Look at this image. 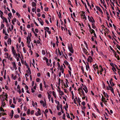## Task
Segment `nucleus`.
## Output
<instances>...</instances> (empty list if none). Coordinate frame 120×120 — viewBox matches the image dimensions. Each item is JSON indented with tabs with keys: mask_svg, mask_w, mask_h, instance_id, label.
I'll return each mask as SVG.
<instances>
[{
	"mask_svg": "<svg viewBox=\"0 0 120 120\" xmlns=\"http://www.w3.org/2000/svg\"><path fill=\"white\" fill-rule=\"evenodd\" d=\"M70 47L69 46H68V49L70 52L71 53H73L74 52V50L73 48L72 45V44L71 43L70 44Z\"/></svg>",
	"mask_w": 120,
	"mask_h": 120,
	"instance_id": "obj_1",
	"label": "nucleus"
},
{
	"mask_svg": "<svg viewBox=\"0 0 120 120\" xmlns=\"http://www.w3.org/2000/svg\"><path fill=\"white\" fill-rule=\"evenodd\" d=\"M88 17L89 20L90 22H92V23L94 22H95V21L94 20V18L92 17H91L92 19H91V18L89 16H88Z\"/></svg>",
	"mask_w": 120,
	"mask_h": 120,
	"instance_id": "obj_2",
	"label": "nucleus"
},
{
	"mask_svg": "<svg viewBox=\"0 0 120 120\" xmlns=\"http://www.w3.org/2000/svg\"><path fill=\"white\" fill-rule=\"evenodd\" d=\"M27 41V46L29 48H31V45H30V41H29V38L28 36L26 37Z\"/></svg>",
	"mask_w": 120,
	"mask_h": 120,
	"instance_id": "obj_3",
	"label": "nucleus"
},
{
	"mask_svg": "<svg viewBox=\"0 0 120 120\" xmlns=\"http://www.w3.org/2000/svg\"><path fill=\"white\" fill-rule=\"evenodd\" d=\"M113 79L112 78H111L110 80L109 81V83L111 85V86H114V84L112 82Z\"/></svg>",
	"mask_w": 120,
	"mask_h": 120,
	"instance_id": "obj_4",
	"label": "nucleus"
},
{
	"mask_svg": "<svg viewBox=\"0 0 120 120\" xmlns=\"http://www.w3.org/2000/svg\"><path fill=\"white\" fill-rule=\"evenodd\" d=\"M93 66L94 67V69L95 70V68H96L97 69H98V65L96 63L95 64H93Z\"/></svg>",
	"mask_w": 120,
	"mask_h": 120,
	"instance_id": "obj_5",
	"label": "nucleus"
},
{
	"mask_svg": "<svg viewBox=\"0 0 120 120\" xmlns=\"http://www.w3.org/2000/svg\"><path fill=\"white\" fill-rule=\"evenodd\" d=\"M95 7L97 10H98L100 12L103 13V12L102 11L99 7L98 6H96Z\"/></svg>",
	"mask_w": 120,
	"mask_h": 120,
	"instance_id": "obj_6",
	"label": "nucleus"
},
{
	"mask_svg": "<svg viewBox=\"0 0 120 120\" xmlns=\"http://www.w3.org/2000/svg\"><path fill=\"white\" fill-rule=\"evenodd\" d=\"M13 64V67L14 68H15V70L17 69V68L16 66V64L15 62H12Z\"/></svg>",
	"mask_w": 120,
	"mask_h": 120,
	"instance_id": "obj_7",
	"label": "nucleus"
},
{
	"mask_svg": "<svg viewBox=\"0 0 120 120\" xmlns=\"http://www.w3.org/2000/svg\"><path fill=\"white\" fill-rule=\"evenodd\" d=\"M86 63L87 64V65L86 64V70L87 71H88V68H89L90 67L89 66V64L87 62Z\"/></svg>",
	"mask_w": 120,
	"mask_h": 120,
	"instance_id": "obj_8",
	"label": "nucleus"
},
{
	"mask_svg": "<svg viewBox=\"0 0 120 120\" xmlns=\"http://www.w3.org/2000/svg\"><path fill=\"white\" fill-rule=\"evenodd\" d=\"M39 19L40 20L39 21L40 23L41 24L42 26H43V24L44 23L43 22V21L41 19V18H40Z\"/></svg>",
	"mask_w": 120,
	"mask_h": 120,
	"instance_id": "obj_9",
	"label": "nucleus"
},
{
	"mask_svg": "<svg viewBox=\"0 0 120 120\" xmlns=\"http://www.w3.org/2000/svg\"><path fill=\"white\" fill-rule=\"evenodd\" d=\"M60 108H61V111L63 113H64V111L62 108V105L61 104L60 106Z\"/></svg>",
	"mask_w": 120,
	"mask_h": 120,
	"instance_id": "obj_10",
	"label": "nucleus"
},
{
	"mask_svg": "<svg viewBox=\"0 0 120 120\" xmlns=\"http://www.w3.org/2000/svg\"><path fill=\"white\" fill-rule=\"evenodd\" d=\"M11 38H8V44H9V42L10 45H11Z\"/></svg>",
	"mask_w": 120,
	"mask_h": 120,
	"instance_id": "obj_11",
	"label": "nucleus"
},
{
	"mask_svg": "<svg viewBox=\"0 0 120 120\" xmlns=\"http://www.w3.org/2000/svg\"><path fill=\"white\" fill-rule=\"evenodd\" d=\"M31 4L33 7L35 6L36 5V3L34 2H32Z\"/></svg>",
	"mask_w": 120,
	"mask_h": 120,
	"instance_id": "obj_12",
	"label": "nucleus"
},
{
	"mask_svg": "<svg viewBox=\"0 0 120 120\" xmlns=\"http://www.w3.org/2000/svg\"><path fill=\"white\" fill-rule=\"evenodd\" d=\"M40 90L41 91H42V84L41 83H40Z\"/></svg>",
	"mask_w": 120,
	"mask_h": 120,
	"instance_id": "obj_13",
	"label": "nucleus"
},
{
	"mask_svg": "<svg viewBox=\"0 0 120 120\" xmlns=\"http://www.w3.org/2000/svg\"><path fill=\"white\" fill-rule=\"evenodd\" d=\"M3 22L4 21L6 23L8 24V22L7 19L5 18L3 20Z\"/></svg>",
	"mask_w": 120,
	"mask_h": 120,
	"instance_id": "obj_14",
	"label": "nucleus"
},
{
	"mask_svg": "<svg viewBox=\"0 0 120 120\" xmlns=\"http://www.w3.org/2000/svg\"><path fill=\"white\" fill-rule=\"evenodd\" d=\"M52 93L53 95L54 96V98H56V93L54 91H53L52 92Z\"/></svg>",
	"mask_w": 120,
	"mask_h": 120,
	"instance_id": "obj_15",
	"label": "nucleus"
},
{
	"mask_svg": "<svg viewBox=\"0 0 120 120\" xmlns=\"http://www.w3.org/2000/svg\"><path fill=\"white\" fill-rule=\"evenodd\" d=\"M64 63L66 65H69V66L70 65L69 64V63L68 62L67 60H65V61H64Z\"/></svg>",
	"mask_w": 120,
	"mask_h": 120,
	"instance_id": "obj_16",
	"label": "nucleus"
},
{
	"mask_svg": "<svg viewBox=\"0 0 120 120\" xmlns=\"http://www.w3.org/2000/svg\"><path fill=\"white\" fill-rule=\"evenodd\" d=\"M71 94L72 95V99L73 100L74 99V94L73 91H71Z\"/></svg>",
	"mask_w": 120,
	"mask_h": 120,
	"instance_id": "obj_17",
	"label": "nucleus"
},
{
	"mask_svg": "<svg viewBox=\"0 0 120 120\" xmlns=\"http://www.w3.org/2000/svg\"><path fill=\"white\" fill-rule=\"evenodd\" d=\"M89 58H90V63H91L93 61V58L90 56H89Z\"/></svg>",
	"mask_w": 120,
	"mask_h": 120,
	"instance_id": "obj_18",
	"label": "nucleus"
},
{
	"mask_svg": "<svg viewBox=\"0 0 120 120\" xmlns=\"http://www.w3.org/2000/svg\"><path fill=\"white\" fill-rule=\"evenodd\" d=\"M110 49L112 51L113 53H116L115 51L114 50V49L112 48V47L111 46H110Z\"/></svg>",
	"mask_w": 120,
	"mask_h": 120,
	"instance_id": "obj_19",
	"label": "nucleus"
},
{
	"mask_svg": "<svg viewBox=\"0 0 120 120\" xmlns=\"http://www.w3.org/2000/svg\"><path fill=\"white\" fill-rule=\"evenodd\" d=\"M88 26L89 27V28L90 29V30H91L92 29L91 28V27L90 26V25L89 23H88Z\"/></svg>",
	"mask_w": 120,
	"mask_h": 120,
	"instance_id": "obj_20",
	"label": "nucleus"
},
{
	"mask_svg": "<svg viewBox=\"0 0 120 120\" xmlns=\"http://www.w3.org/2000/svg\"><path fill=\"white\" fill-rule=\"evenodd\" d=\"M48 98L49 99V101H50V97H51V95L49 94L48 92Z\"/></svg>",
	"mask_w": 120,
	"mask_h": 120,
	"instance_id": "obj_21",
	"label": "nucleus"
},
{
	"mask_svg": "<svg viewBox=\"0 0 120 120\" xmlns=\"http://www.w3.org/2000/svg\"><path fill=\"white\" fill-rule=\"evenodd\" d=\"M42 54L43 55H45V51L44 50H42Z\"/></svg>",
	"mask_w": 120,
	"mask_h": 120,
	"instance_id": "obj_22",
	"label": "nucleus"
},
{
	"mask_svg": "<svg viewBox=\"0 0 120 120\" xmlns=\"http://www.w3.org/2000/svg\"><path fill=\"white\" fill-rule=\"evenodd\" d=\"M30 109H28L27 112V114L29 115L30 114Z\"/></svg>",
	"mask_w": 120,
	"mask_h": 120,
	"instance_id": "obj_23",
	"label": "nucleus"
},
{
	"mask_svg": "<svg viewBox=\"0 0 120 120\" xmlns=\"http://www.w3.org/2000/svg\"><path fill=\"white\" fill-rule=\"evenodd\" d=\"M92 28L93 29H94L95 28H96L95 26L94 25V23H92Z\"/></svg>",
	"mask_w": 120,
	"mask_h": 120,
	"instance_id": "obj_24",
	"label": "nucleus"
},
{
	"mask_svg": "<svg viewBox=\"0 0 120 120\" xmlns=\"http://www.w3.org/2000/svg\"><path fill=\"white\" fill-rule=\"evenodd\" d=\"M60 70L61 71L62 70H63V69H64L63 68V66L62 65H61V67H60Z\"/></svg>",
	"mask_w": 120,
	"mask_h": 120,
	"instance_id": "obj_25",
	"label": "nucleus"
},
{
	"mask_svg": "<svg viewBox=\"0 0 120 120\" xmlns=\"http://www.w3.org/2000/svg\"><path fill=\"white\" fill-rule=\"evenodd\" d=\"M112 69L114 71H116V69L114 67L112 68Z\"/></svg>",
	"mask_w": 120,
	"mask_h": 120,
	"instance_id": "obj_26",
	"label": "nucleus"
},
{
	"mask_svg": "<svg viewBox=\"0 0 120 120\" xmlns=\"http://www.w3.org/2000/svg\"><path fill=\"white\" fill-rule=\"evenodd\" d=\"M12 53L13 55H14V56L15 55L16 53V51L15 50L12 51Z\"/></svg>",
	"mask_w": 120,
	"mask_h": 120,
	"instance_id": "obj_27",
	"label": "nucleus"
},
{
	"mask_svg": "<svg viewBox=\"0 0 120 120\" xmlns=\"http://www.w3.org/2000/svg\"><path fill=\"white\" fill-rule=\"evenodd\" d=\"M83 50L84 53H85L87 51L86 49L85 48H83Z\"/></svg>",
	"mask_w": 120,
	"mask_h": 120,
	"instance_id": "obj_28",
	"label": "nucleus"
},
{
	"mask_svg": "<svg viewBox=\"0 0 120 120\" xmlns=\"http://www.w3.org/2000/svg\"><path fill=\"white\" fill-rule=\"evenodd\" d=\"M110 90L113 94H114V90L112 88H111V89H110Z\"/></svg>",
	"mask_w": 120,
	"mask_h": 120,
	"instance_id": "obj_29",
	"label": "nucleus"
},
{
	"mask_svg": "<svg viewBox=\"0 0 120 120\" xmlns=\"http://www.w3.org/2000/svg\"><path fill=\"white\" fill-rule=\"evenodd\" d=\"M60 80H61L60 78L59 79V81L58 82V85L59 86H60Z\"/></svg>",
	"mask_w": 120,
	"mask_h": 120,
	"instance_id": "obj_30",
	"label": "nucleus"
},
{
	"mask_svg": "<svg viewBox=\"0 0 120 120\" xmlns=\"http://www.w3.org/2000/svg\"><path fill=\"white\" fill-rule=\"evenodd\" d=\"M66 114H67V117L69 118H70V117L69 113H67V112Z\"/></svg>",
	"mask_w": 120,
	"mask_h": 120,
	"instance_id": "obj_31",
	"label": "nucleus"
},
{
	"mask_svg": "<svg viewBox=\"0 0 120 120\" xmlns=\"http://www.w3.org/2000/svg\"><path fill=\"white\" fill-rule=\"evenodd\" d=\"M4 100L2 102V105L3 107L5 105V102H4Z\"/></svg>",
	"mask_w": 120,
	"mask_h": 120,
	"instance_id": "obj_32",
	"label": "nucleus"
},
{
	"mask_svg": "<svg viewBox=\"0 0 120 120\" xmlns=\"http://www.w3.org/2000/svg\"><path fill=\"white\" fill-rule=\"evenodd\" d=\"M31 48H30L29 50V51H30V52H31V55H32V54L33 52L31 50Z\"/></svg>",
	"mask_w": 120,
	"mask_h": 120,
	"instance_id": "obj_33",
	"label": "nucleus"
},
{
	"mask_svg": "<svg viewBox=\"0 0 120 120\" xmlns=\"http://www.w3.org/2000/svg\"><path fill=\"white\" fill-rule=\"evenodd\" d=\"M16 47L17 48V52H20L19 51V49L18 48V45H16Z\"/></svg>",
	"mask_w": 120,
	"mask_h": 120,
	"instance_id": "obj_34",
	"label": "nucleus"
},
{
	"mask_svg": "<svg viewBox=\"0 0 120 120\" xmlns=\"http://www.w3.org/2000/svg\"><path fill=\"white\" fill-rule=\"evenodd\" d=\"M58 52L59 53V54L61 56L62 55L61 53V52H60V50L59 48H58Z\"/></svg>",
	"mask_w": 120,
	"mask_h": 120,
	"instance_id": "obj_35",
	"label": "nucleus"
},
{
	"mask_svg": "<svg viewBox=\"0 0 120 120\" xmlns=\"http://www.w3.org/2000/svg\"><path fill=\"white\" fill-rule=\"evenodd\" d=\"M14 117L15 118H17L19 117V116L18 115H16L14 116Z\"/></svg>",
	"mask_w": 120,
	"mask_h": 120,
	"instance_id": "obj_36",
	"label": "nucleus"
},
{
	"mask_svg": "<svg viewBox=\"0 0 120 120\" xmlns=\"http://www.w3.org/2000/svg\"><path fill=\"white\" fill-rule=\"evenodd\" d=\"M23 50L24 52L25 53H26V51L25 49V48L24 47L23 48Z\"/></svg>",
	"mask_w": 120,
	"mask_h": 120,
	"instance_id": "obj_37",
	"label": "nucleus"
},
{
	"mask_svg": "<svg viewBox=\"0 0 120 120\" xmlns=\"http://www.w3.org/2000/svg\"><path fill=\"white\" fill-rule=\"evenodd\" d=\"M40 80V79L38 78H37L36 79V82H39Z\"/></svg>",
	"mask_w": 120,
	"mask_h": 120,
	"instance_id": "obj_38",
	"label": "nucleus"
},
{
	"mask_svg": "<svg viewBox=\"0 0 120 120\" xmlns=\"http://www.w3.org/2000/svg\"><path fill=\"white\" fill-rule=\"evenodd\" d=\"M4 24H2L1 25V29H2L4 27Z\"/></svg>",
	"mask_w": 120,
	"mask_h": 120,
	"instance_id": "obj_39",
	"label": "nucleus"
},
{
	"mask_svg": "<svg viewBox=\"0 0 120 120\" xmlns=\"http://www.w3.org/2000/svg\"><path fill=\"white\" fill-rule=\"evenodd\" d=\"M65 114L64 113L63 115V117L62 118L63 119L65 120Z\"/></svg>",
	"mask_w": 120,
	"mask_h": 120,
	"instance_id": "obj_40",
	"label": "nucleus"
},
{
	"mask_svg": "<svg viewBox=\"0 0 120 120\" xmlns=\"http://www.w3.org/2000/svg\"><path fill=\"white\" fill-rule=\"evenodd\" d=\"M81 92L82 93V95L83 96H85V94L84 91L83 90H82V91H81Z\"/></svg>",
	"mask_w": 120,
	"mask_h": 120,
	"instance_id": "obj_41",
	"label": "nucleus"
},
{
	"mask_svg": "<svg viewBox=\"0 0 120 120\" xmlns=\"http://www.w3.org/2000/svg\"><path fill=\"white\" fill-rule=\"evenodd\" d=\"M82 105L83 106H85V104H86V103H85V101H83V102H82Z\"/></svg>",
	"mask_w": 120,
	"mask_h": 120,
	"instance_id": "obj_42",
	"label": "nucleus"
},
{
	"mask_svg": "<svg viewBox=\"0 0 120 120\" xmlns=\"http://www.w3.org/2000/svg\"><path fill=\"white\" fill-rule=\"evenodd\" d=\"M24 109L25 111H26L27 110V108L26 107V106H24Z\"/></svg>",
	"mask_w": 120,
	"mask_h": 120,
	"instance_id": "obj_43",
	"label": "nucleus"
},
{
	"mask_svg": "<svg viewBox=\"0 0 120 120\" xmlns=\"http://www.w3.org/2000/svg\"><path fill=\"white\" fill-rule=\"evenodd\" d=\"M81 106L82 107V110H84V109H86V107L85 106H83V107H82V106Z\"/></svg>",
	"mask_w": 120,
	"mask_h": 120,
	"instance_id": "obj_44",
	"label": "nucleus"
},
{
	"mask_svg": "<svg viewBox=\"0 0 120 120\" xmlns=\"http://www.w3.org/2000/svg\"><path fill=\"white\" fill-rule=\"evenodd\" d=\"M81 86V87L80 88H79V89H78V91H80V90H81L82 91V86Z\"/></svg>",
	"mask_w": 120,
	"mask_h": 120,
	"instance_id": "obj_45",
	"label": "nucleus"
},
{
	"mask_svg": "<svg viewBox=\"0 0 120 120\" xmlns=\"http://www.w3.org/2000/svg\"><path fill=\"white\" fill-rule=\"evenodd\" d=\"M10 107H11L14 108L15 107V105L13 104H12L11 105Z\"/></svg>",
	"mask_w": 120,
	"mask_h": 120,
	"instance_id": "obj_46",
	"label": "nucleus"
},
{
	"mask_svg": "<svg viewBox=\"0 0 120 120\" xmlns=\"http://www.w3.org/2000/svg\"><path fill=\"white\" fill-rule=\"evenodd\" d=\"M8 15L9 17H10V16H11L12 15V14L11 12H10L8 14Z\"/></svg>",
	"mask_w": 120,
	"mask_h": 120,
	"instance_id": "obj_47",
	"label": "nucleus"
},
{
	"mask_svg": "<svg viewBox=\"0 0 120 120\" xmlns=\"http://www.w3.org/2000/svg\"><path fill=\"white\" fill-rule=\"evenodd\" d=\"M103 94H104L105 96V97H106V94L105 92L104 91H103Z\"/></svg>",
	"mask_w": 120,
	"mask_h": 120,
	"instance_id": "obj_48",
	"label": "nucleus"
},
{
	"mask_svg": "<svg viewBox=\"0 0 120 120\" xmlns=\"http://www.w3.org/2000/svg\"><path fill=\"white\" fill-rule=\"evenodd\" d=\"M32 11L33 12H34L36 10V9H35L34 8H32Z\"/></svg>",
	"mask_w": 120,
	"mask_h": 120,
	"instance_id": "obj_49",
	"label": "nucleus"
},
{
	"mask_svg": "<svg viewBox=\"0 0 120 120\" xmlns=\"http://www.w3.org/2000/svg\"><path fill=\"white\" fill-rule=\"evenodd\" d=\"M25 88L26 89V90H28V86L26 85L25 86Z\"/></svg>",
	"mask_w": 120,
	"mask_h": 120,
	"instance_id": "obj_50",
	"label": "nucleus"
},
{
	"mask_svg": "<svg viewBox=\"0 0 120 120\" xmlns=\"http://www.w3.org/2000/svg\"><path fill=\"white\" fill-rule=\"evenodd\" d=\"M12 11L13 13L14 14L15 13V11L14 10V9H12Z\"/></svg>",
	"mask_w": 120,
	"mask_h": 120,
	"instance_id": "obj_51",
	"label": "nucleus"
},
{
	"mask_svg": "<svg viewBox=\"0 0 120 120\" xmlns=\"http://www.w3.org/2000/svg\"><path fill=\"white\" fill-rule=\"evenodd\" d=\"M34 110H33L31 111L30 113L31 114H33L34 113Z\"/></svg>",
	"mask_w": 120,
	"mask_h": 120,
	"instance_id": "obj_52",
	"label": "nucleus"
},
{
	"mask_svg": "<svg viewBox=\"0 0 120 120\" xmlns=\"http://www.w3.org/2000/svg\"><path fill=\"white\" fill-rule=\"evenodd\" d=\"M112 34L113 36L114 37H115V38H116V35L113 32V31H112Z\"/></svg>",
	"mask_w": 120,
	"mask_h": 120,
	"instance_id": "obj_53",
	"label": "nucleus"
},
{
	"mask_svg": "<svg viewBox=\"0 0 120 120\" xmlns=\"http://www.w3.org/2000/svg\"><path fill=\"white\" fill-rule=\"evenodd\" d=\"M5 55H6L7 56V57H6V58H8V56L9 55L8 54V53H5Z\"/></svg>",
	"mask_w": 120,
	"mask_h": 120,
	"instance_id": "obj_54",
	"label": "nucleus"
},
{
	"mask_svg": "<svg viewBox=\"0 0 120 120\" xmlns=\"http://www.w3.org/2000/svg\"><path fill=\"white\" fill-rule=\"evenodd\" d=\"M0 17H1V19H2L3 20L4 19V18H5V17H4L3 16V15H0Z\"/></svg>",
	"mask_w": 120,
	"mask_h": 120,
	"instance_id": "obj_55",
	"label": "nucleus"
},
{
	"mask_svg": "<svg viewBox=\"0 0 120 120\" xmlns=\"http://www.w3.org/2000/svg\"><path fill=\"white\" fill-rule=\"evenodd\" d=\"M110 64L112 67H114L113 64L112 63H110Z\"/></svg>",
	"mask_w": 120,
	"mask_h": 120,
	"instance_id": "obj_56",
	"label": "nucleus"
},
{
	"mask_svg": "<svg viewBox=\"0 0 120 120\" xmlns=\"http://www.w3.org/2000/svg\"><path fill=\"white\" fill-rule=\"evenodd\" d=\"M38 115H41V111H38Z\"/></svg>",
	"mask_w": 120,
	"mask_h": 120,
	"instance_id": "obj_57",
	"label": "nucleus"
},
{
	"mask_svg": "<svg viewBox=\"0 0 120 120\" xmlns=\"http://www.w3.org/2000/svg\"><path fill=\"white\" fill-rule=\"evenodd\" d=\"M100 1L101 2V3L103 4H104L105 3L104 1H102V0H100Z\"/></svg>",
	"mask_w": 120,
	"mask_h": 120,
	"instance_id": "obj_58",
	"label": "nucleus"
},
{
	"mask_svg": "<svg viewBox=\"0 0 120 120\" xmlns=\"http://www.w3.org/2000/svg\"><path fill=\"white\" fill-rule=\"evenodd\" d=\"M19 58L20 57H17V61H19Z\"/></svg>",
	"mask_w": 120,
	"mask_h": 120,
	"instance_id": "obj_59",
	"label": "nucleus"
},
{
	"mask_svg": "<svg viewBox=\"0 0 120 120\" xmlns=\"http://www.w3.org/2000/svg\"><path fill=\"white\" fill-rule=\"evenodd\" d=\"M103 88H105V84L104 83H103Z\"/></svg>",
	"mask_w": 120,
	"mask_h": 120,
	"instance_id": "obj_60",
	"label": "nucleus"
},
{
	"mask_svg": "<svg viewBox=\"0 0 120 120\" xmlns=\"http://www.w3.org/2000/svg\"><path fill=\"white\" fill-rule=\"evenodd\" d=\"M42 97V95L41 94H39L38 95V97L39 98H41Z\"/></svg>",
	"mask_w": 120,
	"mask_h": 120,
	"instance_id": "obj_61",
	"label": "nucleus"
},
{
	"mask_svg": "<svg viewBox=\"0 0 120 120\" xmlns=\"http://www.w3.org/2000/svg\"><path fill=\"white\" fill-rule=\"evenodd\" d=\"M40 103L41 104H43L44 103V101L42 100H41L40 101Z\"/></svg>",
	"mask_w": 120,
	"mask_h": 120,
	"instance_id": "obj_62",
	"label": "nucleus"
},
{
	"mask_svg": "<svg viewBox=\"0 0 120 120\" xmlns=\"http://www.w3.org/2000/svg\"><path fill=\"white\" fill-rule=\"evenodd\" d=\"M49 8H45V10L46 11H48V10Z\"/></svg>",
	"mask_w": 120,
	"mask_h": 120,
	"instance_id": "obj_63",
	"label": "nucleus"
},
{
	"mask_svg": "<svg viewBox=\"0 0 120 120\" xmlns=\"http://www.w3.org/2000/svg\"><path fill=\"white\" fill-rule=\"evenodd\" d=\"M17 91L20 94L21 93V91L20 89H19V90H17Z\"/></svg>",
	"mask_w": 120,
	"mask_h": 120,
	"instance_id": "obj_64",
	"label": "nucleus"
}]
</instances>
